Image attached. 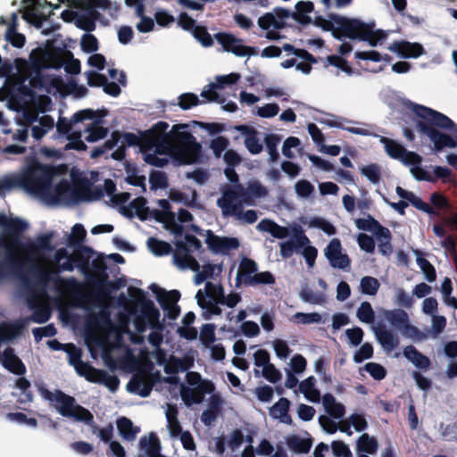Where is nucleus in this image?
<instances>
[{"label":"nucleus","mask_w":457,"mask_h":457,"mask_svg":"<svg viewBox=\"0 0 457 457\" xmlns=\"http://www.w3.org/2000/svg\"><path fill=\"white\" fill-rule=\"evenodd\" d=\"M257 229L270 233L272 237L283 239L289 235L288 228L279 226L270 220H262L257 225Z\"/></svg>","instance_id":"nucleus-43"},{"label":"nucleus","mask_w":457,"mask_h":457,"mask_svg":"<svg viewBox=\"0 0 457 457\" xmlns=\"http://www.w3.org/2000/svg\"><path fill=\"white\" fill-rule=\"evenodd\" d=\"M187 386L180 385V395L186 405H192L203 402L205 395L215 391L213 383L204 379L198 372L190 371L186 376Z\"/></svg>","instance_id":"nucleus-16"},{"label":"nucleus","mask_w":457,"mask_h":457,"mask_svg":"<svg viewBox=\"0 0 457 457\" xmlns=\"http://www.w3.org/2000/svg\"><path fill=\"white\" fill-rule=\"evenodd\" d=\"M378 445L377 440L366 433L361 434L356 443V453L374 455L377 453Z\"/></svg>","instance_id":"nucleus-47"},{"label":"nucleus","mask_w":457,"mask_h":457,"mask_svg":"<svg viewBox=\"0 0 457 457\" xmlns=\"http://www.w3.org/2000/svg\"><path fill=\"white\" fill-rule=\"evenodd\" d=\"M205 241L210 249L216 253H225L239 247V241L237 238L217 236L210 230L206 232Z\"/></svg>","instance_id":"nucleus-26"},{"label":"nucleus","mask_w":457,"mask_h":457,"mask_svg":"<svg viewBox=\"0 0 457 457\" xmlns=\"http://www.w3.org/2000/svg\"><path fill=\"white\" fill-rule=\"evenodd\" d=\"M169 199L187 206H193L195 203L196 193L195 190L179 191L171 189L169 193Z\"/></svg>","instance_id":"nucleus-52"},{"label":"nucleus","mask_w":457,"mask_h":457,"mask_svg":"<svg viewBox=\"0 0 457 457\" xmlns=\"http://www.w3.org/2000/svg\"><path fill=\"white\" fill-rule=\"evenodd\" d=\"M216 38L225 51L230 52L236 56L245 57L254 54L253 48L244 46L240 39L230 34L219 33L216 35Z\"/></svg>","instance_id":"nucleus-22"},{"label":"nucleus","mask_w":457,"mask_h":457,"mask_svg":"<svg viewBox=\"0 0 457 457\" xmlns=\"http://www.w3.org/2000/svg\"><path fill=\"white\" fill-rule=\"evenodd\" d=\"M39 394L42 398L49 401L61 415L86 422L92 427V433L97 434L102 441L109 444L112 442L113 436L112 425L109 424L101 428L93 425V415L87 410L77 404L73 397L60 391L50 392L45 388H39Z\"/></svg>","instance_id":"nucleus-9"},{"label":"nucleus","mask_w":457,"mask_h":457,"mask_svg":"<svg viewBox=\"0 0 457 457\" xmlns=\"http://www.w3.org/2000/svg\"><path fill=\"white\" fill-rule=\"evenodd\" d=\"M353 121L339 119L330 122V125L333 127H337L345 130H347L351 133L361 135V136H369L370 133L364 128H358L354 126H351Z\"/></svg>","instance_id":"nucleus-58"},{"label":"nucleus","mask_w":457,"mask_h":457,"mask_svg":"<svg viewBox=\"0 0 457 457\" xmlns=\"http://www.w3.org/2000/svg\"><path fill=\"white\" fill-rule=\"evenodd\" d=\"M72 120V117L71 120L66 118H60L55 124L56 131L59 134L67 135L66 138L68 143L64 145L65 150L73 149L77 151H84L87 149V145L84 141L81 139L82 132L81 131H73L72 125L76 124Z\"/></svg>","instance_id":"nucleus-20"},{"label":"nucleus","mask_w":457,"mask_h":457,"mask_svg":"<svg viewBox=\"0 0 457 457\" xmlns=\"http://www.w3.org/2000/svg\"><path fill=\"white\" fill-rule=\"evenodd\" d=\"M314 186L306 179H300L295 184V191L298 198H309L314 192Z\"/></svg>","instance_id":"nucleus-59"},{"label":"nucleus","mask_w":457,"mask_h":457,"mask_svg":"<svg viewBox=\"0 0 457 457\" xmlns=\"http://www.w3.org/2000/svg\"><path fill=\"white\" fill-rule=\"evenodd\" d=\"M256 453L266 457H287L280 447H275L269 440L262 439L255 450Z\"/></svg>","instance_id":"nucleus-53"},{"label":"nucleus","mask_w":457,"mask_h":457,"mask_svg":"<svg viewBox=\"0 0 457 457\" xmlns=\"http://www.w3.org/2000/svg\"><path fill=\"white\" fill-rule=\"evenodd\" d=\"M357 317L363 323H373L374 312L371 307V304L368 302L361 303L357 310Z\"/></svg>","instance_id":"nucleus-61"},{"label":"nucleus","mask_w":457,"mask_h":457,"mask_svg":"<svg viewBox=\"0 0 457 457\" xmlns=\"http://www.w3.org/2000/svg\"><path fill=\"white\" fill-rule=\"evenodd\" d=\"M257 263L246 257L242 258L236 272V287H255L259 285H272L275 278L270 271L258 272Z\"/></svg>","instance_id":"nucleus-17"},{"label":"nucleus","mask_w":457,"mask_h":457,"mask_svg":"<svg viewBox=\"0 0 457 457\" xmlns=\"http://www.w3.org/2000/svg\"><path fill=\"white\" fill-rule=\"evenodd\" d=\"M299 391L310 402L319 403L320 393L315 386V378L311 376L299 384Z\"/></svg>","instance_id":"nucleus-44"},{"label":"nucleus","mask_w":457,"mask_h":457,"mask_svg":"<svg viewBox=\"0 0 457 457\" xmlns=\"http://www.w3.org/2000/svg\"><path fill=\"white\" fill-rule=\"evenodd\" d=\"M317 26L327 31H331L335 38L341 40L343 37L368 41L371 46L387 37V34L381 30H374V23H365L358 19H350L343 16H332L331 21L319 18Z\"/></svg>","instance_id":"nucleus-8"},{"label":"nucleus","mask_w":457,"mask_h":457,"mask_svg":"<svg viewBox=\"0 0 457 457\" xmlns=\"http://www.w3.org/2000/svg\"><path fill=\"white\" fill-rule=\"evenodd\" d=\"M380 142L384 145L389 156L400 160L403 164L410 167V172L415 179L433 180L431 175L420 167L422 158L418 154L407 151L395 141L384 137H380Z\"/></svg>","instance_id":"nucleus-14"},{"label":"nucleus","mask_w":457,"mask_h":457,"mask_svg":"<svg viewBox=\"0 0 457 457\" xmlns=\"http://www.w3.org/2000/svg\"><path fill=\"white\" fill-rule=\"evenodd\" d=\"M16 187L48 205H67L91 200L85 180L62 167L44 166L37 162H31L20 172L7 175L0 180V195Z\"/></svg>","instance_id":"nucleus-4"},{"label":"nucleus","mask_w":457,"mask_h":457,"mask_svg":"<svg viewBox=\"0 0 457 457\" xmlns=\"http://www.w3.org/2000/svg\"><path fill=\"white\" fill-rule=\"evenodd\" d=\"M16 74L10 77L0 89V101H6V106L21 112L24 121L31 126L32 137L42 138L54 126L49 115L38 118L39 112L47 111L50 98L46 93L47 80L40 77V70L58 69L62 65L71 74L80 72V62L69 50L46 45L31 51L29 61H15Z\"/></svg>","instance_id":"nucleus-3"},{"label":"nucleus","mask_w":457,"mask_h":457,"mask_svg":"<svg viewBox=\"0 0 457 457\" xmlns=\"http://www.w3.org/2000/svg\"><path fill=\"white\" fill-rule=\"evenodd\" d=\"M404 357L420 369H428L430 361L428 357L420 353L415 347L409 345L403 349Z\"/></svg>","instance_id":"nucleus-51"},{"label":"nucleus","mask_w":457,"mask_h":457,"mask_svg":"<svg viewBox=\"0 0 457 457\" xmlns=\"http://www.w3.org/2000/svg\"><path fill=\"white\" fill-rule=\"evenodd\" d=\"M147 247L151 253H153L154 255L159 256L166 255L171 250L170 244L154 237L148 238Z\"/></svg>","instance_id":"nucleus-54"},{"label":"nucleus","mask_w":457,"mask_h":457,"mask_svg":"<svg viewBox=\"0 0 457 457\" xmlns=\"http://www.w3.org/2000/svg\"><path fill=\"white\" fill-rule=\"evenodd\" d=\"M120 141L121 145L112 154V158L116 160H121L124 157V144L134 145L137 142V137L131 134L121 135L115 131L112 134L111 139L104 144L106 150L113 148Z\"/></svg>","instance_id":"nucleus-31"},{"label":"nucleus","mask_w":457,"mask_h":457,"mask_svg":"<svg viewBox=\"0 0 457 457\" xmlns=\"http://www.w3.org/2000/svg\"><path fill=\"white\" fill-rule=\"evenodd\" d=\"M286 444L295 453H306L312 445V439L309 433L289 434L285 436Z\"/></svg>","instance_id":"nucleus-28"},{"label":"nucleus","mask_w":457,"mask_h":457,"mask_svg":"<svg viewBox=\"0 0 457 457\" xmlns=\"http://www.w3.org/2000/svg\"><path fill=\"white\" fill-rule=\"evenodd\" d=\"M175 244L177 250L173 253L174 264L180 270L195 271L194 282L199 286L207 278L200 271L199 263L190 255V253L198 250L201 247V242L195 237H186L184 239L177 240Z\"/></svg>","instance_id":"nucleus-13"},{"label":"nucleus","mask_w":457,"mask_h":457,"mask_svg":"<svg viewBox=\"0 0 457 457\" xmlns=\"http://www.w3.org/2000/svg\"><path fill=\"white\" fill-rule=\"evenodd\" d=\"M47 345L50 348L63 350L68 356V361L78 375L84 377L87 381L105 386L110 391L114 392L119 385V379L104 370L93 368L87 362L81 361V351L72 344L62 345L56 340H49Z\"/></svg>","instance_id":"nucleus-10"},{"label":"nucleus","mask_w":457,"mask_h":457,"mask_svg":"<svg viewBox=\"0 0 457 457\" xmlns=\"http://www.w3.org/2000/svg\"><path fill=\"white\" fill-rule=\"evenodd\" d=\"M242 193L245 204L252 205L255 199L265 196L267 195V190L261 184L253 182L246 188L242 187Z\"/></svg>","instance_id":"nucleus-45"},{"label":"nucleus","mask_w":457,"mask_h":457,"mask_svg":"<svg viewBox=\"0 0 457 457\" xmlns=\"http://www.w3.org/2000/svg\"><path fill=\"white\" fill-rule=\"evenodd\" d=\"M165 417L167 419V429L171 437L179 436L181 430L180 423L178 420L177 407L170 403H166L164 409Z\"/></svg>","instance_id":"nucleus-41"},{"label":"nucleus","mask_w":457,"mask_h":457,"mask_svg":"<svg viewBox=\"0 0 457 457\" xmlns=\"http://www.w3.org/2000/svg\"><path fill=\"white\" fill-rule=\"evenodd\" d=\"M417 117V130L429 140L436 151L457 146V126L446 115L428 107L411 104Z\"/></svg>","instance_id":"nucleus-6"},{"label":"nucleus","mask_w":457,"mask_h":457,"mask_svg":"<svg viewBox=\"0 0 457 457\" xmlns=\"http://www.w3.org/2000/svg\"><path fill=\"white\" fill-rule=\"evenodd\" d=\"M373 235L378 242L379 253L385 256L390 255L393 251V246L389 229L379 224Z\"/></svg>","instance_id":"nucleus-40"},{"label":"nucleus","mask_w":457,"mask_h":457,"mask_svg":"<svg viewBox=\"0 0 457 457\" xmlns=\"http://www.w3.org/2000/svg\"><path fill=\"white\" fill-rule=\"evenodd\" d=\"M21 4L23 19L37 27L52 13V4L48 0H22Z\"/></svg>","instance_id":"nucleus-18"},{"label":"nucleus","mask_w":457,"mask_h":457,"mask_svg":"<svg viewBox=\"0 0 457 457\" xmlns=\"http://www.w3.org/2000/svg\"><path fill=\"white\" fill-rule=\"evenodd\" d=\"M242 195V186H228L223 188L220 197L217 199V205L224 216H233L243 206L245 202Z\"/></svg>","instance_id":"nucleus-19"},{"label":"nucleus","mask_w":457,"mask_h":457,"mask_svg":"<svg viewBox=\"0 0 457 457\" xmlns=\"http://www.w3.org/2000/svg\"><path fill=\"white\" fill-rule=\"evenodd\" d=\"M361 288L363 294L374 295L379 288V282L373 277H363L361 279Z\"/></svg>","instance_id":"nucleus-63"},{"label":"nucleus","mask_w":457,"mask_h":457,"mask_svg":"<svg viewBox=\"0 0 457 457\" xmlns=\"http://www.w3.org/2000/svg\"><path fill=\"white\" fill-rule=\"evenodd\" d=\"M290 401L287 398H280L275 404L269 409V414L275 420H279L282 423L293 424L292 418L288 415Z\"/></svg>","instance_id":"nucleus-35"},{"label":"nucleus","mask_w":457,"mask_h":457,"mask_svg":"<svg viewBox=\"0 0 457 457\" xmlns=\"http://www.w3.org/2000/svg\"><path fill=\"white\" fill-rule=\"evenodd\" d=\"M288 17V12L285 10L279 9L273 12H268L258 20L260 28L265 30L278 29L285 26L286 19Z\"/></svg>","instance_id":"nucleus-29"},{"label":"nucleus","mask_w":457,"mask_h":457,"mask_svg":"<svg viewBox=\"0 0 457 457\" xmlns=\"http://www.w3.org/2000/svg\"><path fill=\"white\" fill-rule=\"evenodd\" d=\"M332 267L345 270L350 266L348 256L342 253V245L337 238H333L324 251Z\"/></svg>","instance_id":"nucleus-24"},{"label":"nucleus","mask_w":457,"mask_h":457,"mask_svg":"<svg viewBox=\"0 0 457 457\" xmlns=\"http://www.w3.org/2000/svg\"><path fill=\"white\" fill-rule=\"evenodd\" d=\"M1 358H3L4 366L10 371L18 375L25 373V366L21 361L14 354L12 349H5L3 353V355L0 354V359Z\"/></svg>","instance_id":"nucleus-42"},{"label":"nucleus","mask_w":457,"mask_h":457,"mask_svg":"<svg viewBox=\"0 0 457 457\" xmlns=\"http://www.w3.org/2000/svg\"><path fill=\"white\" fill-rule=\"evenodd\" d=\"M125 310L117 326L105 320L104 325L94 328L87 334L86 343L93 358L100 355L112 369H126L154 362L163 365L168 374H176L188 368L187 362L176 357L166 360L159 349L162 342V327L159 311L147 300L143 290L129 287Z\"/></svg>","instance_id":"nucleus-1"},{"label":"nucleus","mask_w":457,"mask_h":457,"mask_svg":"<svg viewBox=\"0 0 457 457\" xmlns=\"http://www.w3.org/2000/svg\"><path fill=\"white\" fill-rule=\"evenodd\" d=\"M156 297L166 312L167 316L171 320L177 319L180 312V309L177 304L180 297L179 292L178 290L167 291L159 289L156 292Z\"/></svg>","instance_id":"nucleus-23"},{"label":"nucleus","mask_w":457,"mask_h":457,"mask_svg":"<svg viewBox=\"0 0 457 457\" xmlns=\"http://www.w3.org/2000/svg\"><path fill=\"white\" fill-rule=\"evenodd\" d=\"M199 126L210 134H217L223 130L219 123H202L193 121L189 124H175L170 129L169 124L159 121L145 132L142 139V146L147 151L145 160L148 163L163 167L168 163V157H172L181 164L195 162L199 156L201 145L193 137L190 128Z\"/></svg>","instance_id":"nucleus-5"},{"label":"nucleus","mask_w":457,"mask_h":457,"mask_svg":"<svg viewBox=\"0 0 457 457\" xmlns=\"http://www.w3.org/2000/svg\"><path fill=\"white\" fill-rule=\"evenodd\" d=\"M158 204L162 208V211L150 210V208L146 206L145 199L144 197H137L133 200L129 205L121 206L120 212L127 217L131 218L137 216L142 220L153 217L156 220L163 223L164 227L171 233L177 237L179 236V238H176V241L184 239L187 236L182 237L180 235L183 229L181 224L191 221L193 220L192 214L184 209H179L178 214H176L170 210V203L165 199L159 200Z\"/></svg>","instance_id":"nucleus-7"},{"label":"nucleus","mask_w":457,"mask_h":457,"mask_svg":"<svg viewBox=\"0 0 457 457\" xmlns=\"http://www.w3.org/2000/svg\"><path fill=\"white\" fill-rule=\"evenodd\" d=\"M239 73H230L228 75L217 76L213 82L204 87L201 93L202 97L209 102L218 101L219 95L217 89H223L226 86L235 84L240 79Z\"/></svg>","instance_id":"nucleus-21"},{"label":"nucleus","mask_w":457,"mask_h":457,"mask_svg":"<svg viewBox=\"0 0 457 457\" xmlns=\"http://www.w3.org/2000/svg\"><path fill=\"white\" fill-rule=\"evenodd\" d=\"M361 173L366 177L371 183L377 184L380 179V167L377 164H370L360 168Z\"/></svg>","instance_id":"nucleus-64"},{"label":"nucleus","mask_w":457,"mask_h":457,"mask_svg":"<svg viewBox=\"0 0 457 457\" xmlns=\"http://www.w3.org/2000/svg\"><path fill=\"white\" fill-rule=\"evenodd\" d=\"M388 49L404 58H417L424 54L423 46L419 43H394L388 46Z\"/></svg>","instance_id":"nucleus-33"},{"label":"nucleus","mask_w":457,"mask_h":457,"mask_svg":"<svg viewBox=\"0 0 457 457\" xmlns=\"http://www.w3.org/2000/svg\"><path fill=\"white\" fill-rule=\"evenodd\" d=\"M85 76L87 80V84L93 87H103L104 91L112 96H117L120 93V88L116 82H107V79L97 72L87 71Z\"/></svg>","instance_id":"nucleus-32"},{"label":"nucleus","mask_w":457,"mask_h":457,"mask_svg":"<svg viewBox=\"0 0 457 457\" xmlns=\"http://www.w3.org/2000/svg\"><path fill=\"white\" fill-rule=\"evenodd\" d=\"M68 6L80 8L79 12L64 11L62 17L66 21H73L84 30L92 31L95 29L96 11L95 7H106L107 0H67Z\"/></svg>","instance_id":"nucleus-12"},{"label":"nucleus","mask_w":457,"mask_h":457,"mask_svg":"<svg viewBox=\"0 0 457 457\" xmlns=\"http://www.w3.org/2000/svg\"><path fill=\"white\" fill-rule=\"evenodd\" d=\"M223 161L228 166L224 171L227 179L231 182H237L238 178L233 168L240 163L239 155L233 150H227L223 154Z\"/></svg>","instance_id":"nucleus-50"},{"label":"nucleus","mask_w":457,"mask_h":457,"mask_svg":"<svg viewBox=\"0 0 457 457\" xmlns=\"http://www.w3.org/2000/svg\"><path fill=\"white\" fill-rule=\"evenodd\" d=\"M140 449L146 454L147 457H162L160 453L161 443L157 436L150 433L144 436L139 441Z\"/></svg>","instance_id":"nucleus-38"},{"label":"nucleus","mask_w":457,"mask_h":457,"mask_svg":"<svg viewBox=\"0 0 457 457\" xmlns=\"http://www.w3.org/2000/svg\"><path fill=\"white\" fill-rule=\"evenodd\" d=\"M294 54L302 60L299 62H295V70L303 72V74H309L312 71V55L304 50H295Z\"/></svg>","instance_id":"nucleus-55"},{"label":"nucleus","mask_w":457,"mask_h":457,"mask_svg":"<svg viewBox=\"0 0 457 457\" xmlns=\"http://www.w3.org/2000/svg\"><path fill=\"white\" fill-rule=\"evenodd\" d=\"M17 19V13H12V21L6 28L5 37L13 46L22 47L25 44L26 39L22 34L16 32Z\"/></svg>","instance_id":"nucleus-48"},{"label":"nucleus","mask_w":457,"mask_h":457,"mask_svg":"<svg viewBox=\"0 0 457 457\" xmlns=\"http://www.w3.org/2000/svg\"><path fill=\"white\" fill-rule=\"evenodd\" d=\"M309 228H317L321 229L327 235L331 236L336 233L335 227L327 220L316 217L308 221Z\"/></svg>","instance_id":"nucleus-60"},{"label":"nucleus","mask_w":457,"mask_h":457,"mask_svg":"<svg viewBox=\"0 0 457 457\" xmlns=\"http://www.w3.org/2000/svg\"><path fill=\"white\" fill-rule=\"evenodd\" d=\"M195 300L204 319L210 320L221 314L220 304L234 308L241 301V295L237 292H230L226 295L220 284L207 282L204 288L196 292Z\"/></svg>","instance_id":"nucleus-11"},{"label":"nucleus","mask_w":457,"mask_h":457,"mask_svg":"<svg viewBox=\"0 0 457 457\" xmlns=\"http://www.w3.org/2000/svg\"><path fill=\"white\" fill-rule=\"evenodd\" d=\"M384 317L392 327L404 335L409 336L416 332V328L410 324L407 312L403 310L385 311Z\"/></svg>","instance_id":"nucleus-25"},{"label":"nucleus","mask_w":457,"mask_h":457,"mask_svg":"<svg viewBox=\"0 0 457 457\" xmlns=\"http://www.w3.org/2000/svg\"><path fill=\"white\" fill-rule=\"evenodd\" d=\"M395 191L399 197L406 200L418 210H420L429 215L436 214L435 210L426 203L422 202L421 199L419 196H417L414 193L407 191L402 188L401 187H397L395 188Z\"/></svg>","instance_id":"nucleus-39"},{"label":"nucleus","mask_w":457,"mask_h":457,"mask_svg":"<svg viewBox=\"0 0 457 457\" xmlns=\"http://www.w3.org/2000/svg\"><path fill=\"white\" fill-rule=\"evenodd\" d=\"M301 299L309 303L312 304H323L326 300V296L321 292H314L312 290L304 289L300 293Z\"/></svg>","instance_id":"nucleus-62"},{"label":"nucleus","mask_w":457,"mask_h":457,"mask_svg":"<svg viewBox=\"0 0 457 457\" xmlns=\"http://www.w3.org/2000/svg\"><path fill=\"white\" fill-rule=\"evenodd\" d=\"M116 426L120 436L125 441H134L140 432L139 427L135 426L132 420L126 417L119 418Z\"/></svg>","instance_id":"nucleus-37"},{"label":"nucleus","mask_w":457,"mask_h":457,"mask_svg":"<svg viewBox=\"0 0 457 457\" xmlns=\"http://www.w3.org/2000/svg\"><path fill=\"white\" fill-rule=\"evenodd\" d=\"M322 406L325 412L336 420L343 419L345 414V405L338 402L331 394H325L323 395Z\"/></svg>","instance_id":"nucleus-34"},{"label":"nucleus","mask_w":457,"mask_h":457,"mask_svg":"<svg viewBox=\"0 0 457 457\" xmlns=\"http://www.w3.org/2000/svg\"><path fill=\"white\" fill-rule=\"evenodd\" d=\"M301 141L298 137H287L282 145V154L288 158L293 159L295 157V152L299 151Z\"/></svg>","instance_id":"nucleus-56"},{"label":"nucleus","mask_w":457,"mask_h":457,"mask_svg":"<svg viewBox=\"0 0 457 457\" xmlns=\"http://www.w3.org/2000/svg\"><path fill=\"white\" fill-rule=\"evenodd\" d=\"M106 115L107 111L104 109H84L76 112L72 115V120L74 122L88 121L84 129L85 140L95 143L104 138L108 134V129L103 126V120Z\"/></svg>","instance_id":"nucleus-15"},{"label":"nucleus","mask_w":457,"mask_h":457,"mask_svg":"<svg viewBox=\"0 0 457 457\" xmlns=\"http://www.w3.org/2000/svg\"><path fill=\"white\" fill-rule=\"evenodd\" d=\"M235 129L244 137L245 145L251 154H258L262 151L263 146L259 133L253 128L241 125Z\"/></svg>","instance_id":"nucleus-30"},{"label":"nucleus","mask_w":457,"mask_h":457,"mask_svg":"<svg viewBox=\"0 0 457 457\" xmlns=\"http://www.w3.org/2000/svg\"><path fill=\"white\" fill-rule=\"evenodd\" d=\"M376 337L382 348L386 352L390 353L399 345L398 337L394 335L391 331L386 329L376 330Z\"/></svg>","instance_id":"nucleus-49"},{"label":"nucleus","mask_w":457,"mask_h":457,"mask_svg":"<svg viewBox=\"0 0 457 457\" xmlns=\"http://www.w3.org/2000/svg\"><path fill=\"white\" fill-rule=\"evenodd\" d=\"M0 251L12 264H34L38 284L31 287L28 295V303L36 323H44L51 316L50 305L63 306L75 293L78 285L73 279H63L58 276L60 271H71L78 269L82 274H91L88 262L79 251L70 253L61 248L52 257L46 255L51 251L53 232L38 236L34 241L24 244L20 235L28 228V223L12 214L0 212Z\"/></svg>","instance_id":"nucleus-2"},{"label":"nucleus","mask_w":457,"mask_h":457,"mask_svg":"<svg viewBox=\"0 0 457 457\" xmlns=\"http://www.w3.org/2000/svg\"><path fill=\"white\" fill-rule=\"evenodd\" d=\"M279 112V106L274 103L265 104L254 108L253 113L263 119H271Z\"/></svg>","instance_id":"nucleus-57"},{"label":"nucleus","mask_w":457,"mask_h":457,"mask_svg":"<svg viewBox=\"0 0 457 457\" xmlns=\"http://www.w3.org/2000/svg\"><path fill=\"white\" fill-rule=\"evenodd\" d=\"M144 0H125V4L128 6L133 7L137 16L141 17L139 22L137 23V29L143 33L149 32L154 28V21L150 18L144 17Z\"/></svg>","instance_id":"nucleus-36"},{"label":"nucleus","mask_w":457,"mask_h":457,"mask_svg":"<svg viewBox=\"0 0 457 457\" xmlns=\"http://www.w3.org/2000/svg\"><path fill=\"white\" fill-rule=\"evenodd\" d=\"M153 385V378L148 374L141 372L134 375L132 379L127 385V389L130 393L138 395L142 397H146L150 395Z\"/></svg>","instance_id":"nucleus-27"},{"label":"nucleus","mask_w":457,"mask_h":457,"mask_svg":"<svg viewBox=\"0 0 457 457\" xmlns=\"http://www.w3.org/2000/svg\"><path fill=\"white\" fill-rule=\"evenodd\" d=\"M24 325L21 321L0 325V343L8 342L21 334Z\"/></svg>","instance_id":"nucleus-46"}]
</instances>
